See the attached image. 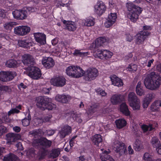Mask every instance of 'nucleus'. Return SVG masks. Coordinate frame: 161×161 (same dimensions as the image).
Here are the masks:
<instances>
[{
	"mask_svg": "<svg viewBox=\"0 0 161 161\" xmlns=\"http://www.w3.org/2000/svg\"><path fill=\"white\" fill-rule=\"evenodd\" d=\"M141 127L143 132H146L147 131H152L154 128L151 124H149L148 125L144 124L141 125Z\"/></svg>",
	"mask_w": 161,
	"mask_h": 161,
	"instance_id": "obj_37",
	"label": "nucleus"
},
{
	"mask_svg": "<svg viewBox=\"0 0 161 161\" xmlns=\"http://www.w3.org/2000/svg\"><path fill=\"white\" fill-rule=\"evenodd\" d=\"M22 61L24 64L28 67H31L35 64V60L33 57L30 54H25L22 56Z\"/></svg>",
	"mask_w": 161,
	"mask_h": 161,
	"instance_id": "obj_13",
	"label": "nucleus"
},
{
	"mask_svg": "<svg viewBox=\"0 0 161 161\" xmlns=\"http://www.w3.org/2000/svg\"><path fill=\"white\" fill-rule=\"evenodd\" d=\"M49 101V99L48 98L40 97L37 98L36 105L41 109L44 110L46 109L47 103Z\"/></svg>",
	"mask_w": 161,
	"mask_h": 161,
	"instance_id": "obj_14",
	"label": "nucleus"
},
{
	"mask_svg": "<svg viewBox=\"0 0 161 161\" xmlns=\"http://www.w3.org/2000/svg\"><path fill=\"white\" fill-rule=\"evenodd\" d=\"M110 78L112 84L114 86L120 87L123 85V83L122 80L115 75H111L110 76Z\"/></svg>",
	"mask_w": 161,
	"mask_h": 161,
	"instance_id": "obj_21",
	"label": "nucleus"
},
{
	"mask_svg": "<svg viewBox=\"0 0 161 161\" xmlns=\"http://www.w3.org/2000/svg\"><path fill=\"white\" fill-rule=\"evenodd\" d=\"M124 99L123 95H121L114 94L110 98L111 103L114 105H116L120 103Z\"/></svg>",
	"mask_w": 161,
	"mask_h": 161,
	"instance_id": "obj_22",
	"label": "nucleus"
},
{
	"mask_svg": "<svg viewBox=\"0 0 161 161\" xmlns=\"http://www.w3.org/2000/svg\"><path fill=\"white\" fill-rule=\"evenodd\" d=\"M115 123L117 127L119 129L124 127L126 125V121L123 119H120L116 120Z\"/></svg>",
	"mask_w": 161,
	"mask_h": 161,
	"instance_id": "obj_31",
	"label": "nucleus"
},
{
	"mask_svg": "<svg viewBox=\"0 0 161 161\" xmlns=\"http://www.w3.org/2000/svg\"><path fill=\"white\" fill-rule=\"evenodd\" d=\"M19 112V111L16 108H12L8 112V115L9 116L11 114H13L15 113H18Z\"/></svg>",
	"mask_w": 161,
	"mask_h": 161,
	"instance_id": "obj_53",
	"label": "nucleus"
},
{
	"mask_svg": "<svg viewBox=\"0 0 161 161\" xmlns=\"http://www.w3.org/2000/svg\"><path fill=\"white\" fill-rule=\"evenodd\" d=\"M141 84L142 83L141 81L138 82L136 88V94L140 96L144 95L145 93L144 90L142 89V87L141 86Z\"/></svg>",
	"mask_w": 161,
	"mask_h": 161,
	"instance_id": "obj_30",
	"label": "nucleus"
},
{
	"mask_svg": "<svg viewBox=\"0 0 161 161\" xmlns=\"http://www.w3.org/2000/svg\"><path fill=\"white\" fill-rule=\"evenodd\" d=\"M46 107V109H47L48 110H52L56 108V105L53 103L49 102L47 101Z\"/></svg>",
	"mask_w": 161,
	"mask_h": 161,
	"instance_id": "obj_50",
	"label": "nucleus"
},
{
	"mask_svg": "<svg viewBox=\"0 0 161 161\" xmlns=\"http://www.w3.org/2000/svg\"><path fill=\"white\" fill-rule=\"evenodd\" d=\"M134 147L136 150H139L142 147L141 142L138 139H136L134 144Z\"/></svg>",
	"mask_w": 161,
	"mask_h": 161,
	"instance_id": "obj_51",
	"label": "nucleus"
},
{
	"mask_svg": "<svg viewBox=\"0 0 161 161\" xmlns=\"http://www.w3.org/2000/svg\"><path fill=\"white\" fill-rule=\"evenodd\" d=\"M4 11L0 8V17H4L5 16Z\"/></svg>",
	"mask_w": 161,
	"mask_h": 161,
	"instance_id": "obj_60",
	"label": "nucleus"
},
{
	"mask_svg": "<svg viewBox=\"0 0 161 161\" xmlns=\"http://www.w3.org/2000/svg\"><path fill=\"white\" fill-rule=\"evenodd\" d=\"M16 73L14 71H2L0 72V80L6 82L12 80L16 76Z\"/></svg>",
	"mask_w": 161,
	"mask_h": 161,
	"instance_id": "obj_8",
	"label": "nucleus"
},
{
	"mask_svg": "<svg viewBox=\"0 0 161 161\" xmlns=\"http://www.w3.org/2000/svg\"><path fill=\"white\" fill-rule=\"evenodd\" d=\"M45 156V153H42L39 156V159H42L44 158Z\"/></svg>",
	"mask_w": 161,
	"mask_h": 161,
	"instance_id": "obj_62",
	"label": "nucleus"
},
{
	"mask_svg": "<svg viewBox=\"0 0 161 161\" xmlns=\"http://www.w3.org/2000/svg\"><path fill=\"white\" fill-rule=\"evenodd\" d=\"M151 143L152 146L154 147L157 148L161 144L160 141L156 137H153L151 141Z\"/></svg>",
	"mask_w": 161,
	"mask_h": 161,
	"instance_id": "obj_38",
	"label": "nucleus"
},
{
	"mask_svg": "<svg viewBox=\"0 0 161 161\" xmlns=\"http://www.w3.org/2000/svg\"><path fill=\"white\" fill-rule=\"evenodd\" d=\"M117 17L116 13H111L110 15H108L107 21L104 24L105 27L108 28L111 26L116 21Z\"/></svg>",
	"mask_w": 161,
	"mask_h": 161,
	"instance_id": "obj_17",
	"label": "nucleus"
},
{
	"mask_svg": "<svg viewBox=\"0 0 161 161\" xmlns=\"http://www.w3.org/2000/svg\"><path fill=\"white\" fill-rule=\"evenodd\" d=\"M128 100L130 106L134 110H139L140 107V100L134 92H130L128 94Z\"/></svg>",
	"mask_w": 161,
	"mask_h": 161,
	"instance_id": "obj_3",
	"label": "nucleus"
},
{
	"mask_svg": "<svg viewBox=\"0 0 161 161\" xmlns=\"http://www.w3.org/2000/svg\"><path fill=\"white\" fill-rule=\"evenodd\" d=\"M150 33L147 31H142L136 36V43L138 45L142 44L144 40L150 35Z\"/></svg>",
	"mask_w": 161,
	"mask_h": 161,
	"instance_id": "obj_11",
	"label": "nucleus"
},
{
	"mask_svg": "<svg viewBox=\"0 0 161 161\" xmlns=\"http://www.w3.org/2000/svg\"><path fill=\"white\" fill-rule=\"evenodd\" d=\"M92 142L94 144L97 146H99V144L102 141V136L99 134H96L93 136L92 138Z\"/></svg>",
	"mask_w": 161,
	"mask_h": 161,
	"instance_id": "obj_26",
	"label": "nucleus"
},
{
	"mask_svg": "<svg viewBox=\"0 0 161 161\" xmlns=\"http://www.w3.org/2000/svg\"><path fill=\"white\" fill-rule=\"evenodd\" d=\"M52 144V142L45 137L35 140L33 143V146L40 145L43 149L49 147Z\"/></svg>",
	"mask_w": 161,
	"mask_h": 161,
	"instance_id": "obj_6",
	"label": "nucleus"
},
{
	"mask_svg": "<svg viewBox=\"0 0 161 161\" xmlns=\"http://www.w3.org/2000/svg\"><path fill=\"white\" fill-rule=\"evenodd\" d=\"M113 146L114 150L116 153H118L120 155L127 153L126 147L124 143L118 141H116L114 142Z\"/></svg>",
	"mask_w": 161,
	"mask_h": 161,
	"instance_id": "obj_5",
	"label": "nucleus"
},
{
	"mask_svg": "<svg viewBox=\"0 0 161 161\" xmlns=\"http://www.w3.org/2000/svg\"><path fill=\"white\" fill-rule=\"evenodd\" d=\"M128 70L130 71H136L137 69V65L135 64H130L128 67Z\"/></svg>",
	"mask_w": 161,
	"mask_h": 161,
	"instance_id": "obj_52",
	"label": "nucleus"
},
{
	"mask_svg": "<svg viewBox=\"0 0 161 161\" xmlns=\"http://www.w3.org/2000/svg\"><path fill=\"white\" fill-rule=\"evenodd\" d=\"M97 57L101 59L104 58L105 59L110 58L113 55V53L107 50H98L97 53Z\"/></svg>",
	"mask_w": 161,
	"mask_h": 161,
	"instance_id": "obj_18",
	"label": "nucleus"
},
{
	"mask_svg": "<svg viewBox=\"0 0 161 161\" xmlns=\"http://www.w3.org/2000/svg\"><path fill=\"white\" fill-rule=\"evenodd\" d=\"M79 114H76L74 111L71 113V116L73 119L77 122L80 123L82 122V120L79 117Z\"/></svg>",
	"mask_w": 161,
	"mask_h": 161,
	"instance_id": "obj_49",
	"label": "nucleus"
},
{
	"mask_svg": "<svg viewBox=\"0 0 161 161\" xmlns=\"http://www.w3.org/2000/svg\"><path fill=\"white\" fill-rule=\"evenodd\" d=\"M126 39L127 41L129 42L131 41L133 39V36L130 35H128L127 36Z\"/></svg>",
	"mask_w": 161,
	"mask_h": 161,
	"instance_id": "obj_58",
	"label": "nucleus"
},
{
	"mask_svg": "<svg viewBox=\"0 0 161 161\" xmlns=\"http://www.w3.org/2000/svg\"><path fill=\"white\" fill-rule=\"evenodd\" d=\"M73 54L74 55L83 57L87 56L88 54V52H83L81 51V50H75L73 53Z\"/></svg>",
	"mask_w": 161,
	"mask_h": 161,
	"instance_id": "obj_46",
	"label": "nucleus"
},
{
	"mask_svg": "<svg viewBox=\"0 0 161 161\" xmlns=\"http://www.w3.org/2000/svg\"><path fill=\"white\" fill-rule=\"evenodd\" d=\"M2 88V90H3V92H9L10 89L9 87L8 86H1Z\"/></svg>",
	"mask_w": 161,
	"mask_h": 161,
	"instance_id": "obj_57",
	"label": "nucleus"
},
{
	"mask_svg": "<svg viewBox=\"0 0 161 161\" xmlns=\"http://www.w3.org/2000/svg\"><path fill=\"white\" fill-rule=\"evenodd\" d=\"M17 64V61L14 59H10L7 61L6 63L7 67L9 68H14L16 67Z\"/></svg>",
	"mask_w": 161,
	"mask_h": 161,
	"instance_id": "obj_41",
	"label": "nucleus"
},
{
	"mask_svg": "<svg viewBox=\"0 0 161 161\" xmlns=\"http://www.w3.org/2000/svg\"><path fill=\"white\" fill-rule=\"evenodd\" d=\"M14 18L22 20L27 17V12L26 11L21 10H16L12 12Z\"/></svg>",
	"mask_w": 161,
	"mask_h": 161,
	"instance_id": "obj_12",
	"label": "nucleus"
},
{
	"mask_svg": "<svg viewBox=\"0 0 161 161\" xmlns=\"http://www.w3.org/2000/svg\"><path fill=\"white\" fill-rule=\"evenodd\" d=\"M156 70L159 72H161V64H159L157 66Z\"/></svg>",
	"mask_w": 161,
	"mask_h": 161,
	"instance_id": "obj_63",
	"label": "nucleus"
},
{
	"mask_svg": "<svg viewBox=\"0 0 161 161\" xmlns=\"http://www.w3.org/2000/svg\"><path fill=\"white\" fill-rule=\"evenodd\" d=\"M84 79L87 81H91L94 80L98 75V72L97 69L94 68L88 69L84 72Z\"/></svg>",
	"mask_w": 161,
	"mask_h": 161,
	"instance_id": "obj_4",
	"label": "nucleus"
},
{
	"mask_svg": "<svg viewBox=\"0 0 161 161\" xmlns=\"http://www.w3.org/2000/svg\"><path fill=\"white\" fill-rule=\"evenodd\" d=\"M60 151L59 148L53 149L50 154L51 158H55L58 157L60 154Z\"/></svg>",
	"mask_w": 161,
	"mask_h": 161,
	"instance_id": "obj_44",
	"label": "nucleus"
},
{
	"mask_svg": "<svg viewBox=\"0 0 161 161\" xmlns=\"http://www.w3.org/2000/svg\"><path fill=\"white\" fill-rule=\"evenodd\" d=\"M67 5V3H66V4L63 3H62V2H59L57 4V6L58 7H59L60 6H63L64 7V5Z\"/></svg>",
	"mask_w": 161,
	"mask_h": 161,
	"instance_id": "obj_61",
	"label": "nucleus"
},
{
	"mask_svg": "<svg viewBox=\"0 0 161 161\" xmlns=\"http://www.w3.org/2000/svg\"><path fill=\"white\" fill-rule=\"evenodd\" d=\"M109 151H106L105 150L103 153L104 154L103 156V158L102 159H103V161H114L113 158L110 155H108L110 153Z\"/></svg>",
	"mask_w": 161,
	"mask_h": 161,
	"instance_id": "obj_40",
	"label": "nucleus"
},
{
	"mask_svg": "<svg viewBox=\"0 0 161 161\" xmlns=\"http://www.w3.org/2000/svg\"><path fill=\"white\" fill-rule=\"evenodd\" d=\"M75 69V66H69L66 70V73L68 75L73 77Z\"/></svg>",
	"mask_w": 161,
	"mask_h": 161,
	"instance_id": "obj_43",
	"label": "nucleus"
},
{
	"mask_svg": "<svg viewBox=\"0 0 161 161\" xmlns=\"http://www.w3.org/2000/svg\"><path fill=\"white\" fill-rule=\"evenodd\" d=\"M84 74V71L79 67H75V69L73 77L79 78L82 76Z\"/></svg>",
	"mask_w": 161,
	"mask_h": 161,
	"instance_id": "obj_25",
	"label": "nucleus"
},
{
	"mask_svg": "<svg viewBox=\"0 0 161 161\" xmlns=\"http://www.w3.org/2000/svg\"><path fill=\"white\" fill-rule=\"evenodd\" d=\"M17 25V23L16 22H7L4 24L3 26L5 29L10 31L13 28Z\"/></svg>",
	"mask_w": 161,
	"mask_h": 161,
	"instance_id": "obj_39",
	"label": "nucleus"
},
{
	"mask_svg": "<svg viewBox=\"0 0 161 161\" xmlns=\"http://www.w3.org/2000/svg\"><path fill=\"white\" fill-rule=\"evenodd\" d=\"M3 161H19V159L15 155L9 153L4 157Z\"/></svg>",
	"mask_w": 161,
	"mask_h": 161,
	"instance_id": "obj_27",
	"label": "nucleus"
},
{
	"mask_svg": "<svg viewBox=\"0 0 161 161\" xmlns=\"http://www.w3.org/2000/svg\"><path fill=\"white\" fill-rule=\"evenodd\" d=\"M144 82L147 88L151 90H155L161 85V77L156 74L155 72H152L147 75Z\"/></svg>",
	"mask_w": 161,
	"mask_h": 161,
	"instance_id": "obj_1",
	"label": "nucleus"
},
{
	"mask_svg": "<svg viewBox=\"0 0 161 161\" xmlns=\"http://www.w3.org/2000/svg\"><path fill=\"white\" fill-rule=\"evenodd\" d=\"M96 92L97 94L100 95L102 96H105L107 94V93L105 92L104 91L100 88L96 90Z\"/></svg>",
	"mask_w": 161,
	"mask_h": 161,
	"instance_id": "obj_54",
	"label": "nucleus"
},
{
	"mask_svg": "<svg viewBox=\"0 0 161 161\" xmlns=\"http://www.w3.org/2000/svg\"><path fill=\"white\" fill-rule=\"evenodd\" d=\"M30 135H32L35 138H37L42 136L44 134L43 132L41 129L35 130L30 131L29 133Z\"/></svg>",
	"mask_w": 161,
	"mask_h": 161,
	"instance_id": "obj_33",
	"label": "nucleus"
},
{
	"mask_svg": "<svg viewBox=\"0 0 161 161\" xmlns=\"http://www.w3.org/2000/svg\"><path fill=\"white\" fill-rule=\"evenodd\" d=\"M13 130L16 132H19L21 130L20 128L18 126H15L13 128Z\"/></svg>",
	"mask_w": 161,
	"mask_h": 161,
	"instance_id": "obj_56",
	"label": "nucleus"
},
{
	"mask_svg": "<svg viewBox=\"0 0 161 161\" xmlns=\"http://www.w3.org/2000/svg\"><path fill=\"white\" fill-rule=\"evenodd\" d=\"M128 151L130 154H132L134 152L133 149L131 148L130 146H129L128 148Z\"/></svg>",
	"mask_w": 161,
	"mask_h": 161,
	"instance_id": "obj_59",
	"label": "nucleus"
},
{
	"mask_svg": "<svg viewBox=\"0 0 161 161\" xmlns=\"http://www.w3.org/2000/svg\"><path fill=\"white\" fill-rule=\"evenodd\" d=\"M126 7L129 11L127 17L133 22H135L138 19L139 15L142 11V9L132 3H128Z\"/></svg>",
	"mask_w": 161,
	"mask_h": 161,
	"instance_id": "obj_2",
	"label": "nucleus"
},
{
	"mask_svg": "<svg viewBox=\"0 0 161 161\" xmlns=\"http://www.w3.org/2000/svg\"><path fill=\"white\" fill-rule=\"evenodd\" d=\"M30 28L27 26L21 25L16 27L14 29V34L20 36H24L30 32Z\"/></svg>",
	"mask_w": 161,
	"mask_h": 161,
	"instance_id": "obj_9",
	"label": "nucleus"
},
{
	"mask_svg": "<svg viewBox=\"0 0 161 161\" xmlns=\"http://www.w3.org/2000/svg\"><path fill=\"white\" fill-rule=\"evenodd\" d=\"M66 28L70 31H74L76 29V27L75 23L71 21L67 22Z\"/></svg>",
	"mask_w": 161,
	"mask_h": 161,
	"instance_id": "obj_42",
	"label": "nucleus"
},
{
	"mask_svg": "<svg viewBox=\"0 0 161 161\" xmlns=\"http://www.w3.org/2000/svg\"><path fill=\"white\" fill-rule=\"evenodd\" d=\"M106 41V39L104 37H101L97 38L95 41V47H98L100 46H103L104 43Z\"/></svg>",
	"mask_w": 161,
	"mask_h": 161,
	"instance_id": "obj_36",
	"label": "nucleus"
},
{
	"mask_svg": "<svg viewBox=\"0 0 161 161\" xmlns=\"http://www.w3.org/2000/svg\"><path fill=\"white\" fill-rule=\"evenodd\" d=\"M48 136H51L53 135L55 132V130H46Z\"/></svg>",
	"mask_w": 161,
	"mask_h": 161,
	"instance_id": "obj_55",
	"label": "nucleus"
},
{
	"mask_svg": "<svg viewBox=\"0 0 161 161\" xmlns=\"http://www.w3.org/2000/svg\"><path fill=\"white\" fill-rule=\"evenodd\" d=\"M18 44L19 46L26 48L31 45V43L28 39L19 40Z\"/></svg>",
	"mask_w": 161,
	"mask_h": 161,
	"instance_id": "obj_32",
	"label": "nucleus"
},
{
	"mask_svg": "<svg viewBox=\"0 0 161 161\" xmlns=\"http://www.w3.org/2000/svg\"><path fill=\"white\" fill-rule=\"evenodd\" d=\"M71 132V128L70 126L68 125L64 126L59 132L60 137L61 138H64Z\"/></svg>",
	"mask_w": 161,
	"mask_h": 161,
	"instance_id": "obj_23",
	"label": "nucleus"
},
{
	"mask_svg": "<svg viewBox=\"0 0 161 161\" xmlns=\"http://www.w3.org/2000/svg\"><path fill=\"white\" fill-rule=\"evenodd\" d=\"M156 150L159 154H161V144L156 148Z\"/></svg>",
	"mask_w": 161,
	"mask_h": 161,
	"instance_id": "obj_64",
	"label": "nucleus"
},
{
	"mask_svg": "<svg viewBox=\"0 0 161 161\" xmlns=\"http://www.w3.org/2000/svg\"><path fill=\"white\" fill-rule=\"evenodd\" d=\"M95 23L94 20L92 19H86L83 21V24L85 26H93Z\"/></svg>",
	"mask_w": 161,
	"mask_h": 161,
	"instance_id": "obj_45",
	"label": "nucleus"
},
{
	"mask_svg": "<svg viewBox=\"0 0 161 161\" xmlns=\"http://www.w3.org/2000/svg\"><path fill=\"white\" fill-rule=\"evenodd\" d=\"M36 41L40 45H44L46 43V36L42 33L37 32L34 33Z\"/></svg>",
	"mask_w": 161,
	"mask_h": 161,
	"instance_id": "obj_16",
	"label": "nucleus"
},
{
	"mask_svg": "<svg viewBox=\"0 0 161 161\" xmlns=\"http://www.w3.org/2000/svg\"><path fill=\"white\" fill-rule=\"evenodd\" d=\"M160 108H161V102L158 101L152 104L151 107V110L153 112L159 111Z\"/></svg>",
	"mask_w": 161,
	"mask_h": 161,
	"instance_id": "obj_28",
	"label": "nucleus"
},
{
	"mask_svg": "<svg viewBox=\"0 0 161 161\" xmlns=\"http://www.w3.org/2000/svg\"><path fill=\"white\" fill-rule=\"evenodd\" d=\"M28 75L31 78L35 80H37L40 78L42 75L40 69L36 67L31 66L29 67Z\"/></svg>",
	"mask_w": 161,
	"mask_h": 161,
	"instance_id": "obj_7",
	"label": "nucleus"
},
{
	"mask_svg": "<svg viewBox=\"0 0 161 161\" xmlns=\"http://www.w3.org/2000/svg\"><path fill=\"white\" fill-rule=\"evenodd\" d=\"M51 84L57 87H62L66 83V79L62 76H54L50 80Z\"/></svg>",
	"mask_w": 161,
	"mask_h": 161,
	"instance_id": "obj_10",
	"label": "nucleus"
},
{
	"mask_svg": "<svg viewBox=\"0 0 161 161\" xmlns=\"http://www.w3.org/2000/svg\"><path fill=\"white\" fill-rule=\"evenodd\" d=\"M120 109L121 112L126 116H128L130 115V112L128 109V107L125 103H123L121 104Z\"/></svg>",
	"mask_w": 161,
	"mask_h": 161,
	"instance_id": "obj_29",
	"label": "nucleus"
},
{
	"mask_svg": "<svg viewBox=\"0 0 161 161\" xmlns=\"http://www.w3.org/2000/svg\"><path fill=\"white\" fill-rule=\"evenodd\" d=\"M98 108V105L96 104H92L88 108L87 114H88L92 115L97 111Z\"/></svg>",
	"mask_w": 161,
	"mask_h": 161,
	"instance_id": "obj_35",
	"label": "nucleus"
},
{
	"mask_svg": "<svg viewBox=\"0 0 161 161\" xmlns=\"http://www.w3.org/2000/svg\"><path fill=\"white\" fill-rule=\"evenodd\" d=\"M42 63L44 66L47 69L52 68L55 64L54 60L50 57H44L42 60Z\"/></svg>",
	"mask_w": 161,
	"mask_h": 161,
	"instance_id": "obj_15",
	"label": "nucleus"
},
{
	"mask_svg": "<svg viewBox=\"0 0 161 161\" xmlns=\"http://www.w3.org/2000/svg\"><path fill=\"white\" fill-rule=\"evenodd\" d=\"M95 12L99 15H101L106 9L105 5L103 3L99 2L95 6Z\"/></svg>",
	"mask_w": 161,
	"mask_h": 161,
	"instance_id": "obj_19",
	"label": "nucleus"
},
{
	"mask_svg": "<svg viewBox=\"0 0 161 161\" xmlns=\"http://www.w3.org/2000/svg\"><path fill=\"white\" fill-rule=\"evenodd\" d=\"M6 140L7 142L9 144L12 142H15L20 138V136L19 134L13 133H9L6 135Z\"/></svg>",
	"mask_w": 161,
	"mask_h": 161,
	"instance_id": "obj_20",
	"label": "nucleus"
},
{
	"mask_svg": "<svg viewBox=\"0 0 161 161\" xmlns=\"http://www.w3.org/2000/svg\"><path fill=\"white\" fill-rule=\"evenodd\" d=\"M154 97L153 94H148L144 101L143 106H147L151 100Z\"/></svg>",
	"mask_w": 161,
	"mask_h": 161,
	"instance_id": "obj_34",
	"label": "nucleus"
},
{
	"mask_svg": "<svg viewBox=\"0 0 161 161\" xmlns=\"http://www.w3.org/2000/svg\"><path fill=\"white\" fill-rule=\"evenodd\" d=\"M55 99L59 102L66 103L70 98L69 96H67L64 95L58 94L55 97Z\"/></svg>",
	"mask_w": 161,
	"mask_h": 161,
	"instance_id": "obj_24",
	"label": "nucleus"
},
{
	"mask_svg": "<svg viewBox=\"0 0 161 161\" xmlns=\"http://www.w3.org/2000/svg\"><path fill=\"white\" fill-rule=\"evenodd\" d=\"M31 118L30 114H28L27 118H25L22 120V124L24 126H28L30 123V120Z\"/></svg>",
	"mask_w": 161,
	"mask_h": 161,
	"instance_id": "obj_47",
	"label": "nucleus"
},
{
	"mask_svg": "<svg viewBox=\"0 0 161 161\" xmlns=\"http://www.w3.org/2000/svg\"><path fill=\"white\" fill-rule=\"evenodd\" d=\"M143 159L144 161H152L153 158L152 155L148 153H146L143 156Z\"/></svg>",
	"mask_w": 161,
	"mask_h": 161,
	"instance_id": "obj_48",
	"label": "nucleus"
}]
</instances>
